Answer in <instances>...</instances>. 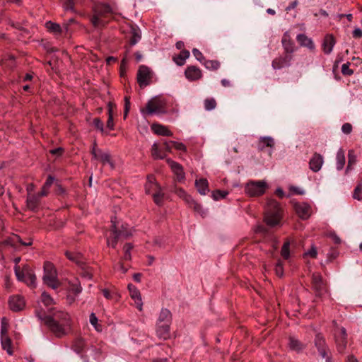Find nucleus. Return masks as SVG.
<instances>
[{"label": "nucleus", "mask_w": 362, "mask_h": 362, "mask_svg": "<svg viewBox=\"0 0 362 362\" xmlns=\"http://www.w3.org/2000/svg\"><path fill=\"white\" fill-rule=\"evenodd\" d=\"M86 346V342L81 337H77L74 339L72 344V349L77 354H81Z\"/></svg>", "instance_id": "473e14b6"}, {"label": "nucleus", "mask_w": 362, "mask_h": 362, "mask_svg": "<svg viewBox=\"0 0 362 362\" xmlns=\"http://www.w3.org/2000/svg\"><path fill=\"white\" fill-rule=\"evenodd\" d=\"M112 229H111L112 234V240L110 241V239L107 238V245L109 246H111L112 248H115L117 243L119 239L120 238V235H122V232L120 231V230L117 229L115 222L112 221Z\"/></svg>", "instance_id": "b1692460"}, {"label": "nucleus", "mask_w": 362, "mask_h": 362, "mask_svg": "<svg viewBox=\"0 0 362 362\" xmlns=\"http://www.w3.org/2000/svg\"><path fill=\"white\" fill-rule=\"evenodd\" d=\"M283 210L279 203L272 199H268L264 208V222L269 227L273 228L281 224Z\"/></svg>", "instance_id": "f03ea898"}, {"label": "nucleus", "mask_w": 362, "mask_h": 362, "mask_svg": "<svg viewBox=\"0 0 362 362\" xmlns=\"http://www.w3.org/2000/svg\"><path fill=\"white\" fill-rule=\"evenodd\" d=\"M45 27L48 31L55 35H60L62 33V28L58 23H53L52 21H47L45 23Z\"/></svg>", "instance_id": "58836bf2"}, {"label": "nucleus", "mask_w": 362, "mask_h": 362, "mask_svg": "<svg viewBox=\"0 0 362 362\" xmlns=\"http://www.w3.org/2000/svg\"><path fill=\"white\" fill-rule=\"evenodd\" d=\"M353 197L358 201L362 200V185L359 183L354 189Z\"/></svg>", "instance_id": "8fccbe9b"}, {"label": "nucleus", "mask_w": 362, "mask_h": 362, "mask_svg": "<svg viewBox=\"0 0 362 362\" xmlns=\"http://www.w3.org/2000/svg\"><path fill=\"white\" fill-rule=\"evenodd\" d=\"M333 336L336 348L339 354H344L347 346V332L345 327L334 329L333 330Z\"/></svg>", "instance_id": "0eeeda50"}, {"label": "nucleus", "mask_w": 362, "mask_h": 362, "mask_svg": "<svg viewBox=\"0 0 362 362\" xmlns=\"http://www.w3.org/2000/svg\"><path fill=\"white\" fill-rule=\"evenodd\" d=\"M274 146V139L271 136L260 137L258 141V148L262 151L264 147H273Z\"/></svg>", "instance_id": "c756f323"}, {"label": "nucleus", "mask_w": 362, "mask_h": 362, "mask_svg": "<svg viewBox=\"0 0 362 362\" xmlns=\"http://www.w3.org/2000/svg\"><path fill=\"white\" fill-rule=\"evenodd\" d=\"M297 41L302 46L307 47L309 49L314 48V44L313 41L308 38L305 34H298L296 37Z\"/></svg>", "instance_id": "f704fd0d"}, {"label": "nucleus", "mask_w": 362, "mask_h": 362, "mask_svg": "<svg viewBox=\"0 0 362 362\" xmlns=\"http://www.w3.org/2000/svg\"><path fill=\"white\" fill-rule=\"evenodd\" d=\"M192 54L195 58L200 62H202L205 59L202 53L197 48L192 49Z\"/></svg>", "instance_id": "680f3d73"}, {"label": "nucleus", "mask_w": 362, "mask_h": 362, "mask_svg": "<svg viewBox=\"0 0 362 362\" xmlns=\"http://www.w3.org/2000/svg\"><path fill=\"white\" fill-rule=\"evenodd\" d=\"M152 156L156 159H163L165 158V154L160 153L157 144H153L152 146Z\"/></svg>", "instance_id": "a18cd8bd"}, {"label": "nucleus", "mask_w": 362, "mask_h": 362, "mask_svg": "<svg viewBox=\"0 0 362 362\" xmlns=\"http://www.w3.org/2000/svg\"><path fill=\"white\" fill-rule=\"evenodd\" d=\"M90 153L95 159L100 160L103 165L108 163L112 168H114V164L110 159V153L107 152H103L100 148H98L95 141H94Z\"/></svg>", "instance_id": "9b49d317"}, {"label": "nucleus", "mask_w": 362, "mask_h": 362, "mask_svg": "<svg viewBox=\"0 0 362 362\" xmlns=\"http://www.w3.org/2000/svg\"><path fill=\"white\" fill-rule=\"evenodd\" d=\"M195 187L202 195H205L209 189V183L206 179L200 178L199 180H195Z\"/></svg>", "instance_id": "c85d7f7f"}, {"label": "nucleus", "mask_w": 362, "mask_h": 362, "mask_svg": "<svg viewBox=\"0 0 362 362\" xmlns=\"http://www.w3.org/2000/svg\"><path fill=\"white\" fill-rule=\"evenodd\" d=\"M8 304L11 310L18 312L23 309L25 303L21 296L17 295L10 297Z\"/></svg>", "instance_id": "a211bd4d"}, {"label": "nucleus", "mask_w": 362, "mask_h": 362, "mask_svg": "<svg viewBox=\"0 0 362 362\" xmlns=\"http://www.w3.org/2000/svg\"><path fill=\"white\" fill-rule=\"evenodd\" d=\"M40 198L37 194L28 196L27 198V206L33 211H36L40 205Z\"/></svg>", "instance_id": "a878e982"}, {"label": "nucleus", "mask_w": 362, "mask_h": 362, "mask_svg": "<svg viewBox=\"0 0 362 362\" xmlns=\"http://www.w3.org/2000/svg\"><path fill=\"white\" fill-rule=\"evenodd\" d=\"M228 193L226 191L217 189L212 192V198L214 200L217 201L219 200L220 199L225 198L228 195Z\"/></svg>", "instance_id": "de8ad7c7"}, {"label": "nucleus", "mask_w": 362, "mask_h": 362, "mask_svg": "<svg viewBox=\"0 0 362 362\" xmlns=\"http://www.w3.org/2000/svg\"><path fill=\"white\" fill-rule=\"evenodd\" d=\"M171 143L173 146L177 150L182 151L184 152L187 151V148L184 144L174 141H172Z\"/></svg>", "instance_id": "052dcab7"}, {"label": "nucleus", "mask_w": 362, "mask_h": 362, "mask_svg": "<svg viewBox=\"0 0 362 362\" xmlns=\"http://www.w3.org/2000/svg\"><path fill=\"white\" fill-rule=\"evenodd\" d=\"M290 242L289 240H286L281 250V255L284 259H288L290 257Z\"/></svg>", "instance_id": "37998d69"}, {"label": "nucleus", "mask_w": 362, "mask_h": 362, "mask_svg": "<svg viewBox=\"0 0 362 362\" xmlns=\"http://www.w3.org/2000/svg\"><path fill=\"white\" fill-rule=\"evenodd\" d=\"M326 236L332 238L335 244L338 245L341 243L340 238L337 235V233L334 231L327 232Z\"/></svg>", "instance_id": "6e6d98bb"}, {"label": "nucleus", "mask_w": 362, "mask_h": 362, "mask_svg": "<svg viewBox=\"0 0 362 362\" xmlns=\"http://www.w3.org/2000/svg\"><path fill=\"white\" fill-rule=\"evenodd\" d=\"M166 162L170 165L172 171L175 174V180L179 182H183L185 179V173L183 170L182 166L180 163L173 160L170 158L166 159Z\"/></svg>", "instance_id": "4468645a"}, {"label": "nucleus", "mask_w": 362, "mask_h": 362, "mask_svg": "<svg viewBox=\"0 0 362 362\" xmlns=\"http://www.w3.org/2000/svg\"><path fill=\"white\" fill-rule=\"evenodd\" d=\"M312 288L317 296H322L326 292V285L320 273H314L312 275Z\"/></svg>", "instance_id": "f8f14e48"}, {"label": "nucleus", "mask_w": 362, "mask_h": 362, "mask_svg": "<svg viewBox=\"0 0 362 362\" xmlns=\"http://www.w3.org/2000/svg\"><path fill=\"white\" fill-rule=\"evenodd\" d=\"M339 255L338 251L336 250H332L329 253H327V260L329 262H332Z\"/></svg>", "instance_id": "0e129e2a"}, {"label": "nucleus", "mask_w": 362, "mask_h": 362, "mask_svg": "<svg viewBox=\"0 0 362 362\" xmlns=\"http://www.w3.org/2000/svg\"><path fill=\"white\" fill-rule=\"evenodd\" d=\"M317 255V248L315 245H312L311 248L304 253L303 256H310L312 258H316Z\"/></svg>", "instance_id": "bf43d9fd"}, {"label": "nucleus", "mask_w": 362, "mask_h": 362, "mask_svg": "<svg viewBox=\"0 0 362 362\" xmlns=\"http://www.w3.org/2000/svg\"><path fill=\"white\" fill-rule=\"evenodd\" d=\"M170 325L169 322H157V335L163 339H168L170 337Z\"/></svg>", "instance_id": "4be33fe9"}, {"label": "nucleus", "mask_w": 362, "mask_h": 362, "mask_svg": "<svg viewBox=\"0 0 362 362\" xmlns=\"http://www.w3.org/2000/svg\"><path fill=\"white\" fill-rule=\"evenodd\" d=\"M293 208L296 214L303 220H306L311 216L312 208L307 203H295Z\"/></svg>", "instance_id": "ddd939ff"}, {"label": "nucleus", "mask_w": 362, "mask_h": 362, "mask_svg": "<svg viewBox=\"0 0 362 362\" xmlns=\"http://www.w3.org/2000/svg\"><path fill=\"white\" fill-rule=\"evenodd\" d=\"M1 347L6 350L8 355H13L12 341L8 336L1 337Z\"/></svg>", "instance_id": "72a5a7b5"}, {"label": "nucleus", "mask_w": 362, "mask_h": 362, "mask_svg": "<svg viewBox=\"0 0 362 362\" xmlns=\"http://www.w3.org/2000/svg\"><path fill=\"white\" fill-rule=\"evenodd\" d=\"M65 255L69 260L76 262L78 266L83 269L84 262H83L82 257L79 253L66 251L65 252Z\"/></svg>", "instance_id": "7c9ffc66"}, {"label": "nucleus", "mask_w": 362, "mask_h": 362, "mask_svg": "<svg viewBox=\"0 0 362 362\" xmlns=\"http://www.w3.org/2000/svg\"><path fill=\"white\" fill-rule=\"evenodd\" d=\"M42 301L45 305L48 306L54 303V300L51 296L47 292L44 291L41 296Z\"/></svg>", "instance_id": "49530a36"}, {"label": "nucleus", "mask_w": 362, "mask_h": 362, "mask_svg": "<svg viewBox=\"0 0 362 362\" xmlns=\"http://www.w3.org/2000/svg\"><path fill=\"white\" fill-rule=\"evenodd\" d=\"M187 204L190 207L193 208L194 211L199 214L202 216H204L206 214L201 204L197 203L192 197V200L189 201Z\"/></svg>", "instance_id": "a19ab883"}, {"label": "nucleus", "mask_w": 362, "mask_h": 362, "mask_svg": "<svg viewBox=\"0 0 362 362\" xmlns=\"http://www.w3.org/2000/svg\"><path fill=\"white\" fill-rule=\"evenodd\" d=\"M130 45H136L141 38V33L139 28L136 25H130Z\"/></svg>", "instance_id": "393cba45"}, {"label": "nucleus", "mask_w": 362, "mask_h": 362, "mask_svg": "<svg viewBox=\"0 0 362 362\" xmlns=\"http://www.w3.org/2000/svg\"><path fill=\"white\" fill-rule=\"evenodd\" d=\"M172 315L170 311L167 308H163L160 313L158 322H169L171 323Z\"/></svg>", "instance_id": "4c0bfd02"}, {"label": "nucleus", "mask_w": 362, "mask_h": 362, "mask_svg": "<svg viewBox=\"0 0 362 362\" xmlns=\"http://www.w3.org/2000/svg\"><path fill=\"white\" fill-rule=\"evenodd\" d=\"M281 43L284 49V54L292 55L295 51V43L287 33L284 34Z\"/></svg>", "instance_id": "6ab92c4d"}, {"label": "nucleus", "mask_w": 362, "mask_h": 362, "mask_svg": "<svg viewBox=\"0 0 362 362\" xmlns=\"http://www.w3.org/2000/svg\"><path fill=\"white\" fill-rule=\"evenodd\" d=\"M204 65L209 70L216 71L219 69L221 64L218 60H205Z\"/></svg>", "instance_id": "79ce46f5"}, {"label": "nucleus", "mask_w": 362, "mask_h": 362, "mask_svg": "<svg viewBox=\"0 0 362 362\" xmlns=\"http://www.w3.org/2000/svg\"><path fill=\"white\" fill-rule=\"evenodd\" d=\"M176 193L180 197H182L187 203L192 200V197L187 194V192L182 188L177 190Z\"/></svg>", "instance_id": "603ef678"}, {"label": "nucleus", "mask_w": 362, "mask_h": 362, "mask_svg": "<svg viewBox=\"0 0 362 362\" xmlns=\"http://www.w3.org/2000/svg\"><path fill=\"white\" fill-rule=\"evenodd\" d=\"M35 315L58 338L66 335L71 327L69 315L62 310L52 309L49 314L47 315L42 310H37Z\"/></svg>", "instance_id": "f257e3e1"}, {"label": "nucleus", "mask_w": 362, "mask_h": 362, "mask_svg": "<svg viewBox=\"0 0 362 362\" xmlns=\"http://www.w3.org/2000/svg\"><path fill=\"white\" fill-rule=\"evenodd\" d=\"M164 104L162 100L157 98H152L146 103V110H142L141 112L147 115L164 114L166 112Z\"/></svg>", "instance_id": "6e6552de"}, {"label": "nucleus", "mask_w": 362, "mask_h": 362, "mask_svg": "<svg viewBox=\"0 0 362 362\" xmlns=\"http://www.w3.org/2000/svg\"><path fill=\"white\" fill-rule=\"evenodd\" d=\"M341 131L346 134H349L352 132V125L350 123H344L341 127Z\"/></svg>", "instance_id": "774afa93"}, {"label": "nucleus", "mask_w": 362, "mask_h": 362, "mask_svg": "<svg viewBox=\"0 0 362 362\" xmlns=\"http://www.w3.org/2000/svg\"><path fill=\"white\" fill-rule=\"evenodd\" d=\"M357 161V156L354 150L351 149L348 151V164L346 168V173L352 170V167Z\"/></svg>", "instance_id": "e433bc0d"}, {"label": "nucleus", "mask_w": 362, "mask_h": 362, "mask_svg": "<svg viewBox=\"0 0 362 362\" xmlns=\"http://www.w3.org/2000/svg\"><path fill=\"white\" fill-rule=\"evenodd\" d=\"M216 106V102L214 98H206L204 100V107L206 110H214Z\"/></svg>", "instance_id": "09e8293b"}, {"label": "nucleus", "mask_w": 362, "mask_h": 362, "mask_svg": "<svg viewBox=\"0 0 362 362\" xmlns=\"http://www.w3.org/2000/svg\"><path fill=\"white\" fill-rule=\"evenodd\" d=\"M350 63L347 62L342 65L341 73L344 76H351L354 74V71L349 68Z\"/></svg>", "instance_id": "864d4df0"}, {"label": "nucleus", "mask_w": 362, "mask_h": 362, "mask_svg": "<svg viewBox=\"0 0 362 362\" xmlns=\"http://www.w3.org/2000/svg\"><path fill=\"white\" fill-rule=\"evenodd\" d=\"M15 274L18 281L25 282L28 286L35 288L36 286V276L33 271L28 265H25L20 269L19 266H15Z\"/></svg>", "instance_id": "39448f33"}, {"label": "nucleus", "mask_w": 362, "mask_h": 362, "mask_svg": "<svg viewBox=\"0 0 362 362\" xmlns=\"http://www.w3.org/2000/svg\"><path fill=\"white\" fill-rule=\"evenodd\" d=\"M163 194L160 192H156L153 194V198L154 202L158 205L160 206L163 203Z\"/></svg>", "instance_id": "13d9d810"}, {"label": "nucleus", "mask_w": 362, "mask_h": 362, "mask_svg": "<svg viewBox=\"0 0 362 362\" xmlns=\"http://www.w3.org/2000/svg\"><path fill=\"white\" fill-rule=\"evenodd\" d=\"M153 73L151 69L145 66L141 65L137 72V82L141 88L146 87L151 83Z\"/></svg>", "instance_id": "9d476101"}, {"label": "nucleus", "mask_w": 362, "mask_h": 362, "mask_svg": "<svg viewBox=\"0 0 362 362\" xmlns=\"http://www.w3.org/2000/svg\"><path fill=\"white\" fill-rule=\"evenodd\" d=\"M127 287H128V290L129 291V293H130V296H131L132 298L134 300V303L136 304V308L139 310H141V309H142V301H141V297L140 291L132 284H129Z\"/></svg>", "instance_id": "aec40b11"}, {"label": "nucleus", "mask_w": 362, "mask_h": 362, "mask_svg": "<svg viewBox=\"0 0 362 362\" xmlns=\"http://www.w3.org/2000/svg\"><path fill=\"white\" fill-rule=\"evenodd\" d=\"M189 52L187 49H182L179 54L173 57V62L177 66H183L187 59L189 57Z\"/></svg>", "instance_id": "cd10ccee"}, {"label": "nucleus", "mask_w": 362, "mask_h": 362, "mask_svg": "<svg viewBox=\"0 0 362 362\" xmlns=\"http://www.w3.org/2000/svg\"><path fill=\"white\" fill-rule=\"evenodd\" d=\"M148 182L145 185L146 192H148V185H155L156 187H158V185L154 182L155 177L153 175H148Z\"/></svg>", "instance_id": "e2e57ef3"}, {"label": "nucleus", "mask_w": 362, "mask_h": 362, "mask_svg": "<svg viewBox=\"0 0 362 362\" xmlns=\"http://www.w3.org/2000/svg\"><path fill=\"white\" fill-rule=\"evenodd\" d=\"M133 248V245L132 243H126L124 246V259L125 260H130L131 259V250Z\"/></svg>", "instance_id": "3c124183"}, {"label": "nucleus", "mask_w": 362, "mask_h": 362, "mask_svg": "<svg viewBox=\"0 0 362 362\" xmlns=\"http://www.w3.org/2000/svg\"><path fill=\"white\" fill-rule=\"evenodd\" d=\"M315 346L322 358H325L326 362H332V358L327 356L329 347L327 345L325 338L321 333H317L314 339Z\"/></svg>", "instance_id": "1a4fd4ad"}, {"label": "nucleus", "mask_w": 362, "mask_h": 362, "mask_svg": "<svg viewBox=\"0 0 362 362\" xmlns=\"http://www.w3.org/2000/svg\"><path fill=\"white\" fill-rule=\"evenodd\" d=\"M17 243L23 246H31L33 245V239L31 238H28V243H23V240L21 236L17 234H14L2 242L1 244L15 247Z\"/></svg>", "instance_id": "f3484780"}, {"label": "nucleus", "mask_w": 362, "mask_h": 362, "mask_svg": "<svg viewBox=\"0 0 362 362\" xmlns=\"http://www.w3.org/2000/svg\"><path fill=\"white\" fill-rule=\"evenodd\" d=\"M151 129L153 132L158 135L164 136H171L173 135V132L170 130H169L165 126L160 124H153L151 126Z\"/></svg>", "instance_id": "bb28decb"}, {"label": "nucleus", "mask_w": 362, "mask_h": 362, "mask_svg": "<svg viewBox=\"0 0 362 362\" xmlns=\"http://www.w3.org/2000/svg\"><path fill=\"white\" fill-rule=\"evenodd\" d=\"M93 15L90 22L95 28L104 27L106 22L102 18H106L109 14L115 13L113 8L108 4L98 3L93 8Z\"/></svg>", "instance_id": "7ed1b4c3"}, {"label": "nucleus", "mask_w": 362, "mask_h": 362, "mask_svg": "<svg viewBox=\"0 0 362 362\" xmlns=\"http://www.w3.org/2000/svg\"><path fill=\"white\" fill-rule=\"evenodd\" d=\"M337 163L336 167L338 170H341L343 169L345 165V155L344 151L342 148H339L337 153L336 156Z\"/></svg>", "instance_id": "c9c22d12"}, {"label": "nucleus", "mask_w": 362, "mask_h": 362, "mask_svg": "<svg viewBox=\"0 0 362 362\" xmlns=\"http://www.w3.org/2000/svg\"><path fill=\"white\" fill-rule=\"evenodd\" d=\"M185 76L189 81H194L202 77V72L197 66L191 65L186 68Z\"/></svg>", "instance_id": "dca6fc26"}, {"label": "nucleus", "mask_w": 362, "mask_h": 362, "mask_svg": "<svg viewBox=\"0 0 362 362\" xmlns=\"http://www.w3.org/2000/svg\"><path fill=\"white\" fill-rule=\"evenodd\" d=\"M76 0H65L64 8L66 10L74 11Z\"/></svg>", "instance_id": "69168bd1"}, {"label": "nucleus", "mask_w": 362, "mask_h": 362, "mask_svg": "<svg viewBox=\"0 0 362 362\" xmlns=\"http://www.w3.org/2000/svg\"><path fill=\"white\" fill-rule=\"evenodd\" d=\"M69 290L75 295L81 293L82 287L78 279H76L74 281H69Z\"/></svg>", "instance_id": "ea45409f"}, {"label": "nucleus", "mask_w": 362, "mask_h": 362, "mask_svg": "<svg viewBox=\"0 0 362 362\" xmlns=\"http://www.w3.org/2000/svg\"><path fill=\"white\" fill-rule=\"evenodd\" d=\"M293 56L291 54H285L275 58L272 63V66L274 69H280L285 66H289Z\"/></svg>", "instance_id": "2eb2a0df"}, {"label": "nucleus", "mask_w": 362, "mask_h": 362, "mask_svg": "<svg viewBox=\"0 0 362 362\" xmlns=\"http://www.w3.org/2000/svg\"><path fill=\"white\" fill-rule=\"evenodd\" d=\"M289 348L291 350L296 351L297 352L301 351L305 348V345H304L301 341L294 337H289Z\"/></svg>", "instance_id": "2f4dec72"}, {"label": "nucleus", "mask_w": 362, "mask_h": 362, "mask_svg": "<svg viewBox=\"0 0 362 362\" xmlns=\"http://www.w3.org/2000/svg\"><path fill=\"white\" fill-rule=\"evenodd\" d=\"M93 124L97 129H98L101 132H104V124L103 121L100 118H94L93 121Z\"/></svg>", "instance_id": "5fc2aeb1"}, {"label": "nucleus", "mask_w": 362, "mask_h": 362, "mask_svg": "<svg viewBox=\"0 0 362 362\" xmlns=\"http://www.w3.org/2000/svg\"><path fill=\"white\" fill-rule=\"evenodd\" d=\"M323 162L322 156L315 153L310 160L309 168L312 171L317 173L321 169Z\"/></svg>", "instance_id": "412c9836"}, {"label": "nucleus", "mask_w": 362, "mask_h": 362, "mask_svg": "<svg viewBox=\"0 0 362 362\" xmlns=\"http://www.w3.org/2000/svg\"><path fill=\"white\" fill-rule=\"evenodd\" d=\"M336 43V40L332 34H327L325 35L323 43H322V49L323 52L326 54H329L332 52V49Z\"/></svg>", "instance_id": "5701e85b"}, {"label": "nucleus", "mask_w": 362, "mask_h": 362, "mask_svg": "<svg viewBox=\"0 0 362 362\" xmlns=\"http://www.w3.org/2000/svg\"><path fill=\"white\" fill-rule=\"evenodd\" d=\"M274 270H275L276 274L278 276H279V277L283 276V275H284V267H283V264H282L281 261H279L276 264Z\"/></svg>", "instance_id": "4d7b16f0"}, {"label": "nucleus", "mask_w": 362, "mask_h": 362, "mask_svg": "<svg viewBox=\"0 0 362 362\" xmlns=\"http://www.w3.org/2000/svg\"><path fill=\"white\" fill-rule=\"evenodd\" d=\"M44 275L42 280L47 286L56 289L60 286V283L57 279V273L55 267L50 262L44 263Z\"/></svg>", "instance_id": "20e7f679"}, {"label": "nucleus", "mask_w": 362, "mask_h": 362, "mask_svg": "<svg viewBox=\"0 0 362 362\" xmlns=\"http://www.w3.org/2000/svg\"><path fill=\"white\" fill-rule=\"evenodd\" d=\"M8 322L6 317H3L1 322V337L8 336Z\"/></svg>", "instance_id": "c03bdc74"}, {"label": "nucleus", "mask_w": 362, "mask_h": 362, "mask_svg": "<svg viewBox=\"0 0 362 362\" xmlns=\"http://www.w3.org/2000/svg\"><path fill=\"white\" fill-rule=\"evenodd\" d=\"M267 188L268 185L264 180H251L246 184L245 191L250 197H259L264 194Z\"/></svg>", "instance_id": "423d86ee"}, {"label": "nucleus", "mask_w": 362, "mask_h": 362, "mask_svg": "<svg viewBox=\"0 0 362 362\" xmlns=\"http://www.w3.org/2000/svg\"><path fill=\"white\" fill-rule=\"evenodd\" d=\"M89 320H90V323L95 327V329L96 330H99L98 328V317H96V315H95V313H92L90 315V318H89Z\"/></svg>", "instance_id": "338daca9"}]
</instances>
